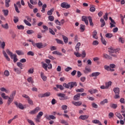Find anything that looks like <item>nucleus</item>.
<instances>
[{
    "instance_id": "f257e3e1",
    "label": "nucleus",
    "mask_w": 125,
    "mask_h": 125,
    "mask_svg": "<svg viewBox=\"0 0 125 125\" xmlns=\"http://www.w3.org/2000/svg\"><path fill=\"white\" fill-rule=\"evenodd\" d=\"M82 21H84L86 25H88V19L90 26H93V22H92V19L91 18V17L89 16L87 18V17L83 16H82Z\"/></svg>"
},
{
    "instance_id": "f03ea898",
    "label": "nucleus",
    "mask_w": 125,
    "mask_h": 125,
    "mask_svg": "<svg viewBox=\"0 0 125 125\" xmlns=\"http://www.w3.org/2000/svg\"><path fill=\"white\" fill-rule=\"evenodd\" d=\"M32 45L35 47L36 46L38 47V48L41 49V48H43V47H45V46L47 45V44L46 43L43 44L42 42L35 43V42H32Z\"/></svg>"
},
{
    "instance_id": "7ed1b4c3",
    "label": "nucleus",
    "mask_w": 125,
    "mask_h": 125,
    "mask_svg": "<svg viewBox=\"0 0 125 125\" xmlns=\"http://www.w3.org/2000/svg\"><path fill=\"white\" fill-rule=\"evenodd\" d=\"M113 92L115 93V95L114 97V99H119L120 98V88L117 87H114L113 89Z\"/></svg>"
},
{
    "instance_id": "20e7f679",
    "label": "nucleus",
    "mask_w": 125,
    "mask_h": 125,
    "mask_svg": "<svg viewBox=\"0 0 125 125\" xmlns=\"http://www.w3.org/2000/svg\"><path fill=\"white\" fill-rule=\"evenodd\" d=\"M50 96V92H47L44 93V94H39L38 97L40 98H43L44 97H48Z\"/></svg>"
},
{
    "instance_id": "39448f33",
    "label": "nucleus",
    "mask_w": 125,
    "mask_h": 125,
    "mask_svg": "<svg viewBox=\"0 0 125 125\" xmlns=\"http://www.w3.org/2000/svg\"><path fill=\"white\" fill-rule=\"evenodd\" d=\"M41 110V108L40 107L37 106L34 109L31 110L29 112V114L31 115H35V114H37L39 111Z\"/></svg>"
},
{
    "instance_id": "423d86ee",
    "label": "nucleus",
    "mask_w": 125,
    "mask_h": 125,
    "mask_svg": "<svg viewBox=\"0 0 125 125\" xmlns=\"http://www.w3.org/2000/svg\"><path fill=\"white\" fill-rule=\"evenodd\" d=\"M61 6L62 8H66V9H68V8H70L71 7V5L68 4V3L63 2L61 4Z\"/></svg>"
},
{
    "instance_id": "0eeeda50",
    "label": "nucleus",
    "mask_w": 125,
    "mask_h": 125,
    "mask_svg": "<svg viewBox=\"0 0 125 125\" xmlns=\"http://www.w3.org/2000/svg\"><path fill=\"white\" fill-rule=\"evenodd\" d=\"M80 98H81V93H79L74 96L73 100L75 101H79V100H80Z\"/></svg>"
},
{
    "instance_id": "6e6552de",
    "label": "nucleus",
    "mask_w": 125,
    "mask_h": 125,
    "mask_svg": "<svg viewBox=\"0 0 125 125\" xmlns=\"http://www.w3.org/2000/svg\"><path fill=\"white\" fill-rule=\"evenodd\" d=\"M69 84H70V89H72L74 86H77L78 85V84L77 83V82H71L69 83Z\"/></svg>"
},
{
    "instance_id": "1a4fd4ad",
    "label": "nucleus",
    "mask_w": 125,
    "mask_h": 125,
    "mask_svg": "<svg viewBox=\"0 0 125 125\" xmlns=\"http://www.w3.org/2000/svg\"><path fill=\"white\" fill-rule=\"evenodd\" d=\"M46 120L48 121H51V120H56V117L53 115H49L45 117Z\"/></svg>"
},
{
    "instance_id": "9d476101",
    "label": "nucleus",
    "mask_w": 125,
    "mask_h": 125,
    "mask_svg": "<svg viewBox=\"0 0 125 125\" xmlns=\"http://www.w3.org/2000/svg\"><path fill=\"white\" fill-rule=\"evenodd\" d=\"M89 118V116L88 115H81L79 117V119H81V120H83V121H84V120H87V119Z\"/></svg>"
},
{
    "instance_id": "9b49d317",
    "label": "nucleus",
    "mask_w": 125,
    "mask_h": 125,
    "mask_svg": "<svg viewBox=\"0 0 125 125\" xmlns=\"http://www.w3.org/2000/svg\"><path fill=\"white\" fill-rule=\"evenodd\" d=\"M88 92H89L90 94H93V93H98V90L97 89H92L89 90Z\"/></svg>"
},
{
    "instance_id": "f8f14e48",
    "label": "nucleus",
    "mask_w": 125,
    "mask_h": 125,
    "mask_svg": "<svg viewBox=\"0 0 125 125\" xmlns=\"http://www.w3.org/2000/svg\"><path fill=\"white\" fill-rule=\"evenodd\" d=\"M108 52L110 53H116L117 51L114 48L110 47L108 48Z\"/></svg>"
},
{
    "instance_id": "ddd939ff",
    "label": "nucleus",
    "mask_w": 125,
    "mask_h": 125,
    "mask_svg": "<svg viewBox=\"0 0 125 125\" xmlns=\"http://www.w3.org/2000/svg\"><path fill=\"white\" fill-rule=\"evenodd\" d=\"M110 21L111 22L110 23V28H113V27H116V22H115L114 20H111Z\"/></svg>"
},
{
    "instance_id": "4468645a",
    "label": "nucleus",
    "mask_w": 125,
    "mask_h": 125,
    "mask_svg": "<svg viewBox=\"0 0 125 125\" xmlns=\"http://www.w3.org/2000/svg\"><path fill=\"white\" fill-rule=\"evenodd\" d=\"M2 53L4 56V57L6 58V60L7 61H10V58L8 57V56L7 55V54L5 52V51H3Z\"/></svg>"
},
{
    "instance_id": "2eb2a0df",
    "label": "nucleus",
    "mask_w": 125,
    "mask_h": 125,
    "mask_svg": "<svg viewBox=\"0 0 125 125\" xmlns=\"http://www.w3.org/2000/svg\"><path fill=\"white\" fill-rule=\"evenodd\" d=\"M112 85V82L109 81L107 83H105V88L108 89L109 88V86H111Z\"/></svg>"
},
{
    "instance_id": "dca6fc26",
    "label": "nucleus",
    "mask_w": 125,
    "mask_h": 125,
    "mask_svg": "<svg viewBox=\"0 0 125 125\" xmlns=\"http://www.w3.org/2000/svg\"><path fill=\"white\" fill-rule=\"evenodd\" d=\"M6 51L7 54H8V55H10L11 59H13V56L14 55H13L12 52H10V51H9V49H7Z\"/></svg>"
},
{
    "instance_id": "f3484780",
    "label": "nucleus",
    "mask_w": 125,
    "mask_h": 125,
    "mask_svg": "<svg viewBox=\"0 0 125 125\" xmlns=\"http://www.w3.org/2000/svg\"><path fill=\"white\" fill-rule=\"evenodd\" d=\"M16 95V90H14V91L12 92L10 96V98H12V99H14V97Z\"/></svg>"
},
{
    "instance_id": "a211bd4d",
    "label": "nucleus",
    "mask_w": 125,
    "mask_h": 125,
    "mask_svg": "<svg viewBox=\"0 0 125 125\" xmlns=\"http://www.w3.org/2000/svg\"><path fill=\"white\" fill-rule=\"evenodd\" d=\"M80 46H81V42H78L75 46V49L77 52L80 51Z\"/></svg>"
},
{
    "instance_id": "6ab92c4d",
    "label": "nucleus",
    "mask_w": 125,
    "mask_h": 125,
    "mask_svg": "<svg viewBox=\"0 0 125 125\" xmlns=\"http://www.w3.org/2000/svg\"><path fill=\"white\" fill-rule=\"evenodd\" d=\"M115 115L116 116V117H117V118L120 119V120H123V119H124V117H123V116H122V115L119 112H116Z\"/></svg>"
},
{
    "instance_id": "aec40b11",
    "label": "nucleus",
    "mask_w": 125,
    "mask_h": 125,
    "mask_svg": "<svg viewBox=\"0 0 125 125\" xmlns=\"http://www.w3.org/2000/svg\"><path fill=\"white\" fill-rule=\"evenodd\" d=\"M103 56H104V58H105V59L112 60V57L109 56L108 54H104Z\"/></svg>"
},
{
    "instance_id": "412c9836",
    "label": "nucleus",
    "mask_w": 125,
    "mask_h": 125,
    "mask_svg": "<svg viewBox=\"0 0 125 125\" xmlns=\"http://www.w3.org/2000/svg\"><path fill=\"white\" fill-rule=\"evenodd\" d=\"M97 32L96 30H94L93 32V37L94 39H95V40H97L98 39V37H97Z\"/></svg>"
},
{
    "instance_id": "4be33fe9",
    "label": "nucleus",
    "mask_w": 125,
    "mask_h": 125,
    "mask_svg": "<svg viewBox=\"0 0 125 125\" xmlns=\"http://www.w3.org/2000/svg\"><path fill=\"white\" fill-rule=\"evenodd\" d=\"M100 75V72H93L91 74V77H98Z\"/></svg>"
},
{
    "instance_id": "5701e85b",
    "label": "nucleus",
    "mask_w": 125,
    "mask_h": 125,
    "mask_svg": "<svg viewBox=\"0 0 125 125\" xmlns=\"http://www.w3.org/2000/svg\"><path fill=\"white\" fill-rule=\"evenodd\" d=\"M27 100V102L29 105H31V106H33L34 105V102H33V100L31 99V98H29Z\"/></svg>"
},
{
    "instance_id": "b1692460",
    "label": "nucleus",
    "mask_w": 125,
    "mask_h": 125,
    "mask_svg": "<svg viewBox=\"0 0 125 125\" xmlns=\"http://www.w3.org/2000/svg\"><path fill=\"white\" fill-rule=\"evenodd\" d=\"M52 54H55L57 55H60V56H62V53H60V52L58 51H54L52 52Z\"/></svg>"
},
{
    "instance_id": "393cba45",
    "label": "nucleus",
    "mask_w": 125,
    "mask_h": 125,
    "mask_svg": "<svg viewBox=\"0 0 125 125\" xmlns=\"http://www.w3.org/2000/svg\"><path fill=\"white\" fill-rule=\"evenodd\" d=\"M91 72V69L89 68L86 67H85V70H84V73L86 74L87 73H90Z\"/></svg>"
},
{
    "instance_id": "a878e982",
    "label": "nucleus",
    "mask_w": 125,
    "mask_h": 125,
    "mask_svg": "<svg viewBox=\"0 0 125 125\" xmlns=\"http://www.w3.org/2000/svg\"><path fill=\"white\" fill-rule=\"evenodd\" d=\"M54 11V8H52L47 12V15H52L53 12Z\"/></svg>"
},
{
    "instance_id": "bb28decb",
    "label": "nucleus",
    "mask_w": 125,
    "mask_h": 125,
    "mask_svg": "<svg viewBox=\"0 0 125 125\" xmlns=\"http://www.w3.org/2000/svg\"><path fill=\"white\" fill-rule=\"evenodd\" d=\"M16 52L18 55H24V52L21 50H16Z\"/></svg>"
},
{
    "instance_id": "cd10ccee",
    "label": "nucleus",
    "mask_w": 125,
    "mask_h": 125,
    "mask_svg": "<svg viewBox=\"0 0 125 125\" xmlns=\"http://www.w3.org/2000/svg\"><path fill=\"white\" fill-rule=\"evenodd\" d=\"M100 21L102 22L101 27L102 28L104 27L105 25H106V23L105 22V21H104V19H101Z\"/></svg>"
},
{
    "instance_id": "c85d7f7f",
    "label": "nucleus",
    "mask_w": 125,
    "mask_h": 125,
    "mask_svg": "<svg viewBox=\"0 0 125 125\" xmlns=\"http://www.w3.org/2000/svg\"><path fill=\"white\" fill-rule=\"evenodd\" d=\"M23 22L24 23H25V25H27V26H29V27H31V26H32V24L30 23V22L26 20H24Z\"/></svg>"
},
{
    "instance_id": "c756f323",
    "label": "nucleus",
    "mask_w": 125,
    "mask_h": 125,
    "mask_svg": "<svg viewBox=\"0 0 125 125\" xmlns=\"http://www.w3.org/2000/svg\"><path fill=\"white\" fill-rule=\"evenodd\" d=\"M62 38L64 41V43H68V38H67V37L64 35H62Z\"/></svg>"
},
{
    "instance_id": "7c9ffc66",
    "label": "nucleus",
    "mask_w": 125,
    "mask_h": 125,
    "mask_svg": "<svg viewBox=\"0 0 125 125\" xmlns=\"http://www.w3.org/2000/svg\"><path fill=\"white\" fill-rule=\"evenodd\" d=\"M110 106L111 108H112V109H117V107H118V104H110Z\"/></svg>"
},
{
    "instance_id": "2f4dec72",
    "label": "nucleus",
    "mask_w": 125,
    "mask_h": 125,
    "mask_svg": "<svg viewBox=\"0 0 125 125\" xmlns=\"http://www.w3.org/2000/svg\"><path fill=\"white\" fill-rule=\"evenodd\" d=\"M18 107L19 108V109H21V110H24V105L22 104L21 103H19V105L18 106Z\"/></svg>"
},
{
    "instance_id": "473e14b6",
    "label": "nucleus",
    "mask_w": 125,
    "mask_h": 125,
    "mask_svg": "<svg viewBox=\"0 0 125 125\" xmlns=\"http://www.w3.org/2000/svg\"><path fill=\"white\" fill-rule=\"evenodd\" d=\"M55 41H56L57 43H59L60 44H64V42L60 39H56Z\"/></svg>"
},
{
    "instance_id": "72a5a7b5",
    "label": "nucleus",
    "mask_w": 125,
    "mask_h": 125,
    "mask_svg": "<svg viewBox=\"0 0 125 125\" xmlns=\"http://www.w3.org/2000/svg\"><path fill=\"white\" fill-rule=\"evenodd\" d=\"M8 102H7V104L8 105H10L11 103H12V101H13V99L10 98L9 97H8Z\"/></svg>"
},
{
    "instance_id": "f704fd0d",
    "label": "nucleus",
    "mask_w": 125,
    "mask_h": 125,
    "mask_svg": "<svg viewBox=\"0 0 125 125\" xmlns=\"http://www.w3.org/2000/svg\"><path fill=\"white\" fill-rule=\"evenodd\" d=\"M13 58L14 63L18 61V59H17V55H16V54H14L13 56Z\"/></svg>"
},
{
    "instance_id": "c9c22d12",
    "label": "nucleus",
    "mask_w": 125,
    "mask_h": 125,
    "mask_svg": "<svg viewBox=\"0 0 125 125\" xmlns=\"http://www.w3.org/2000/svg\"><path fill=\"white\" fill-rule=\"evenodd\" d=\"M105 103H108V100L107 99H105L103 101H102L101 103L100 104L101 105H104L105 104Z\"/></svg>"
},
{
    "instance_id": "e433bc0d",
    "label": "nucleus",
    "mask_w": 125,
    "mask_h": 125,
    "mask_svg": "<svg viewBox=\"0 0 125 125\" xmlns=\"http://www.w3.org/2000/svg\"><path fill=\"white\" fill-rule=\"evenodd\" d=\"M17 28L18 29V30H24L25 29V27H24V25H17Z\"/></svg>"
},
{
    "instance_id": "4c0bfd02",
    "label": "nucleus",
    "mask_w": 125,
    "mask_h": 125,
    "mask_svg": "<svg viewBox=\"0 0 125 125\" xmlns=\"http://www.w3.org/2000/svg\"><path fill=\"white\" fill-rule=\"evenodd\" d=\"M43 116V112L42 111H40L37 115V118H42Z\"/></svg>"
},
{
    "instance_id": "58836bf2",
    "label": "nucleus",
    "mask_w": 125,
    "mask_h": 125,
    "mask_svg": "<svg viewBox=\"0 0 125 125\" xmlns=\"http://www.w3.org/2000/svg\"><path fill=\"white\" fill-rule=\"evenodd\" d=\"M73 104L75 106H81L82 105V102H76Z\"/></svg>"
},
{
    "instance_id": "ea45409f",
    "label": "nucleus",
    "mask_w": 125,
    "mask_h": 125,
    "mask_svg": "<svg viewBox=\"0 0 125 125\" xmlns=\"http://www.w3.org/2000/svg\"><path fill=\"white\" fill-rule=\"evenodd\" d=\"M1 97L3 99H7V98H8V96H5V93H2L1 94Z\"/></svg>"
},
{
    "instance_id": "a19ab883",
    "label": "nucleus",
    "mask_w": 125,
    "mask_h": 125,
    "mask_svg": "<svg viewBox=\"0 0 125 125\" xmlns=\"http://www.w3.org/2000/svg\"><path fill=\"white\" fill-rule=\"evenodd\" d=\"M105 37L108 39H111V38L113 37V34H112L111 33H107L106 34H105Z\"/></svg>"
},
{
    "instance_id": "79ce46f5",
    "label": "nucleus",
    "mask_w": 125,
    "mask_h": 125,
    "mask_svg": "<svg viewBox=\"0 0 125 125\" xmlns=\"http://www.w3.org/2000/svg\"><path fill=\"white\" fill-rule=\"evenodd\" d=\"M1 26L2 27V28H4V29H7L9 28V26H8V23H6L5 24H2Z\"/></svg>"
},
{
    "instance_id": "37998d69",
    "label": "nucleus",
    "mask_w": 125,
    "mask_h": 125,
    "mask_svg": "<svg viewBox=\"0 0 125 125\" xmlns=\"http://www.w3.org/2000/svg\"><path fill=\"white\" fill-rule=\"evenodd\" d=\"M63 86L64 87H65V88H69L70 87V84H69V83L67 84L66 83H64L63 84Z\"/></svg>"
},
{
    "instance_id": "c03bdc74",
    "label": "nucleus",
    "mask_w": 125,
    "mask_h": 125,
    "mask_svg": "<svg viewBox=\"0 0 125 125\" xmlns=\"http://www.w3.org/2000/svg\"><path fill=\"white\" fill-rule=\"evenodd\" d=\"M101 41H102V43H103L104 45H106V44H107V42H106V40H105V39L103 38V37L102 36L101 38Z\"/></svg>"
},
{
    "instance_id": "a18cd8bd",
    "label": "nucleus",
    "mask_w": 125,
    "mask_h": 125,
    "mask_svg": "<svg viewBox=\"0 0 125 125\" xmlns=\"http://www.w3.org/2000/svg\"><path fill=\"white\" fill-rule=\"evenodd\" d=\"M56 86L57 88H59L61 90H63V89H64V87H63L62 85L57 84Z\"/></svg>"
},
{
    "instance_id": "49530a36",
    "label": "nucleus",
    "mask_w": 125,
    "mask_h": 125,
    "mask_svg": "<svg viewBox=\"0 0 125 125\" xmlns=\"http://www.w3.org/2000/svg\"><path fill=\"white\" fill-rule=\"evenodd\" d=\"M80 29L82 30V32H83L85 30V25L83 24H81Z\"/></svg>"
},
{
    "instance_id": "de8ad7c7",
    "label": "nucleus",
    "mask_w": 125,
    "mask_h": 125,
    "mask_svg": "<svg viewBox=\"0 0 125 125\" xmlns=\"http://www.w3.org/2000/svg\"><path fill=\"white\" fill-rule=\"evenodd\" d=\"M2 12L4 13V16L8 15V10H3Z\"/></svg>"
},
{
    "instance_id": "09e8293b",
    "label": "nucleus",
    "mask_w": 125,
    "mask_h": 125,
    "mask_svg": "<svg viewBox=\"0 0 125 125\" xmlns=\"http://www.w3.org/2000/svg\"><path fill=\"white\" fill-rule=\"evenodd\" d=\"M14 5L16 12H17L18 13H20V11L18 9V7L17 6V5H16V4H14Z\"/></svg>"
},
{
    "instance_id": "8fccbe9b",
    "label": "nucleus",
    "mask_w": 125,
    "mask_h": 125,
    "mask_svg": "<svg viewBox=\"0 0 125 125\" xmlns=\"http://www.w3.org/2000/svg\"><path fill=\"white\" fill-rule=\"evenodd\" d=\"M74 55L76 56V57H81V56H82L81 54H80V53H79V52H74Z\"/></svg>"
},
{
    "instance_id": "3c124183",
    "label": "nucleus",
    "mask_w": 125,
    "mask_h": 125,
    "mask_svg": "<svg viewBox=\"0 0 125 125\" xmlns=\"http://www.w3.org/2000/svg\"><path fill=\"white\" fill-rule=\"evenodd\" d=\"M26 33L28 35H32V34H34V31L32 30H28L26 31Z\"/></svg>"
},
{
    "instance_id": "603ef678",
    "label": "nucleus",
    "mask_w": 125,
    "mask_h": 125,
    "mask_svg": "<svg viewBox=\"0 0 125 125\" xmlns=\"http://www.w3.org/2000/svg\"><path fill=\"white\" fill-rule=\"evenodd\" d=\"M42 67L45 71H47V64L46 63H43L42 64Z\"/></svg>"
},
{
    "instance_id": "864d4df0",
    "label": "nucleus",
    "mask_w": 125,
    "mask_h": 125,
    "mask_svg": "<svg viewBox=\"0 0 125 125\" xmlns=\"http://www.w3.org/2000/svg\"><path fill=\"white\" fill-rule=\"evenodd\" d=\"M49 32L50 34H51V35H55V32H54V31H53L51 28H49Z\"/></svg>"
},
{
    "instance_id": "5fc2aeb1",
    "label": "nucleus",
    "mask_w": 125,
    "mask_h": 125,
    "mask_svg": "<svg viewBox=\"0 0 125 125\" xmlns=\"http://www.w3.org/2000/svg\"><path fill=\"white\" fill-rule=\"evenodd\" d=\"M104 19L105 21L108 20V13H105V15L104 16Z\"/></svg>"
},
{
    "instance_id": "6e6d98bb",
    "label": "nucleus",
    "mask_w": 125,
    "mask_h": 125,
    "mask_svg": "<svg viewBox=\"0 0 125 125\" xmlns=\"http://www.w3.org/2000/svg\"><path fill=\"white\" fill-rule=\"evenodd\" d=\"M19 21V19L18 17H14V23H17Z\"/></svg>"
},
{
    "instance_id": "4d7b16f0",
    "label": "nucleus",
    "mask_w": 125,
    "mask_h": 125,
    "mask_svg": "<svg viewBox=\"0 0 125 125\" xmlns=\"http://www.w3.org/2000/svg\"><path fill=\"white\" fill-rule=\"evenodd\" d=\"M17 66L18 67H19L20 68H21V69H22V67L23 66V64H22V63H21V62H17Z\"/></svg>"
},
{
    "instance_id": "13d9d810",
    "label": "nucleus",
    "mask_w": 125,
    "mask_h": 125,
    "mask_svg": "<svg viewBox=\"0 0 125 125\" xmlns=\"http://www.w3.org/2000/svg\"><path fill=\"white\" fill-rule=\"evenodd\" d=\"M55 23H56V24L57 25H58L59 26H61V22L60 21H59L58 20H55Z\"/></svg>"
},
{
    "instance_id": "bf43d9fd",
    "label": "nucleus",
    "mask_w": 125,
    "mask_h": 125,
    "mask_svg": "<svg viewBox=\"0 0 125 125\" xmlns=\"http://www.w3.org/2000/svg\"><path fill=\"white\" fill-rule=\"evenodd\" d=\"M76 92H83L84 89L83 88H80V89H77L76 90Z\"/></svg>"
},
{
    "instance_id": "052dcab7",
    "label": "nucleus",
    "mask_w": 125,
    "mask_h": 125,
    "mask_svg": "<svg viewBox=\"0 0 125 125\" xmlns=\"http://www.w3.org/2000/svg\"><path fill=\"white\" fill-rule=\"evenodd\" d=\"M50 50H51V51H53V50H56L57 48H56V46H51L50 48Z\"/></svg>"
},
{
    "instance_id": "680f3d73",
    "label": "nucleus",
    "mask_w": 125,
    "mask_h": 125,
    "mask_svg": "<svg viewBox=\"0 0 125 125\" xmlns=\"http://www.w3.org/2000/svg\"><path fill=\"white\" fill-rule=\"evenodd\" d=\"M48 20L50 21H54V17H53L52 16H49L48 17Z\"/></svg>"
},
{
    "instance_id": "e2e57ef3",
    "label": "nucleus",
    "mask_w": 125,
    "mask_h": 125,
    "mask_svg": "<svg viewBox=\"0 0 125 125\" xmlns=\"http://www.w3.org/2000/svg\"><path fill=\"white\" fill-rule=\"evenodd\" d=\"M99 44V42H98L97 41L95 40V41H94L93 43H92V44L93 45H97Z\"/></svg>"
},
{
    "instance_id": "0e129e2a",
    "label": "nucleus",
    "mask_w": 125,
    "mask_h": 125,
    "mask_svg": "<svg viewBox=\"0 0 125 125\" xmlns=\"http://www.w3.org/2000/svg\"><path fill=\"white\" fill-rule=\"evenodd\" d=\"M28 72L29 73V74H33V73H34V68H31L29 69Z\"/></svg>"
},
{
    "instance_id": "69168bd1",
    "label": "nucleus",
    "mask_w": 125,
    "mask_h": 125,
    "mask_svg": "<svg viewBox=\"0 0 125 125\" xmlns=\"http://www.w3.org/2000/svg\"><path fill=\"white\" fill-rule=\"evenodd\" d=\"M15 72H16V73H17V74H20L21 73V71L20 70H19V69L18 68H15L14 69Z\"/></svg>"
},
{
    "instance_id": "338daca9",
    "label": "nucleus",
    "mask_w": 125,
    "mask_h": 125,
    "mask_svg": "<svg viewBox=\"0 0 125 125\" xmlns=\"http://www.w3.org/2000/svg\"><path fill=\"white\" fill-rule=\"evenodd\" d=\"M89 11L91 12H94V11H95V8L94 7H91L89 9Z\"/></svg>"
},
{
    "instance_id": "774afa93",
    "label": "nucleus",
    "mask_w": 125,
    "mask_h": 125,
    "mask_svg": "<svg viewBox=\"0 0 125 125\" xmlns=\"http://www.w3.org/2000/svg\"><path fill=\"white\" fill-rule=\"evenodd\" d=\"M104 68L105 70H106V71H109L110 70V66H109L107 65H104Z\"/></svg>"
}]
</instances>
